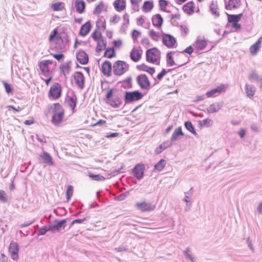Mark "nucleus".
<instances>
[{"label":"nucleus","mask_w":262,"mask_h":262,"mask_svg":"<svg viewBox=\"0 0 262 262\" xmlns=\"http://www.w3.org/2000/svg\"><path fill=\"white\" fill-rule=\"evenodd\" d=\"M49 40L50 42L53 41L55 44L52 45L51 50L54 49L57 50H61L66 48L67 43L69 42L68 35L66 33L59 35L57 29H54L49 35Z\"/></svg>","instance_id":"obj_1"},{"label":"nucleus","mask_w":262,"mask_h":262,"mask_svg":"<svg viewBox=\"0 0 262 262\" xmlns=\"http://www.w3.org/2000/svg\"><path fill=\"white\" fill-rule=\"evenodd\" d=\"M51 106L52 108V117L51 119V122L54 125H58L63 120L64 110L61 105L57 102L55 103Z\"/></svg>","instance_id":"obj_2"},{"label":"nucleus","mask_w":262,"mask_h":262,"mask_svg":"<svg viewBox=\"0 0 262 262\" xmlns=\"http://www.w3.org/2000/svg\"><path fill=\"white\" fill-rule=\"evenodd\" d=\"M161 52L157 48L148 49L146 51V60L148 62L160 64Z\"/></svg>","instance_id":"obj_3"},{"label":"nucleus","mask_w":262,"mask_h":262,"mask_svg":"<svg viewBox=\"0 0 262 262\" xmlns=\"http://www.w3.org/2000/svg\"><path fill=\"white\" fill-rule=\"evenodd\" d=\"M144 94L139 90L133 91H125L124 94V100L125 104L132 103L135 101H139L142 99Z\"/></svg>","instance_id":"obj_4"},{"label":"nucleus","mask_w":262,"mask_h":262,"mask_svg":"<svg viewBox=\"0 0 262 262\" xmlns=\"http://www.w3.org/2000/svg\"><path fill=\"white\" fill-rule=\"evenodd\" d=\"M129 64L125 61L117 60L115 62L113 66V72L116 76H121L129 70Z\"/></svg>","instance_id":"obj_5"},{"label":"nucleus","mask_w":262,"mask_h":262,"mask_svg":"<svg viewBox=\"0 0 262 262\" xmlns=\"http://www.w3.org/2000/svg\"><path fill=\"white\" fill-rule=\"evenodd\" d=\"M136 81L141 90L148 91L150 89V82L146 74H141L139 75L136 77Z\"/></svg>","instance_id":"obj_6"},{"label":"nucleus","mask_w":262,"mask_h":262,"mask_svg":"<svg viewBox=\"0 0 262 262\" xmlns=\"http://www.w3.org/2000/svg\"><path fill=\"white\" fill-rule=\"evenodd\" d=\"M145 167L143 163H138L131 169L130 174L134 175L137 180L140 181L142 179L144 176Z\"/></svg>","instance_id":"obj_7"},{"label":"nucleus","mask_w":262,"mask_h":262,"mask_svg":"<svg viewBox=\"0 0 262 262\" xmlns=\"http://www.w3.org/2000/svg\"><path fill=\"white\" fill-rule=\"evenodd\" d=\"M62 90L60 84L58 83H55L50 88L48 96L49 97L52 98L54 100L58 99L61 95Z\"/></svg>","instance_id":"obj_8"},{"label":"nucleus","mask_w":262,"mask_h":262,"mask_svg":"<svg viewBox=\"0 0 262 262\" xmlns=\"http://www.w3.org/2000/svg\"><path fill=\"white\" fill-rule=\"evenodd\" d=\"M67 219L59 220H55L52 224L49 225L50 231L55 232L59 231L61 229H64L66 226Z\"/></svg>","instance_id":"obj_9"},{"label":"nucleus","mask_w":262,"mask_h":262,"mask_svg":"<svg viewBox=\"0 0 262 262\" xmlns=\"http://www.w3.org/2000/svg\"><path fill=\"white\" fill-rule=\"evenodd\" d=\"M39 162L41 164H45L47 166H53L54 165V162L51 155L46 151H43L39 156Z\"/></svg>","instance_id":"obj_10"},{"label":"nucleus","mask_w":262,"mask_h":262,"mask_svg":"<svg viewBox=\"0 0 262 262\" xmlns=\"http://www.w3.org/2000/svg\"><path fill=\"white\" fill-rule=\"evenodd\" d=\"M162 43L168 48L174 47L177 43V40L172 35L163 33Z\"/></svg>","instance_id":"obj_11"},{"label":"nucleus","mask_w":262,"mask_h":262,"mask_svg":"<svg viewBox=\"0 0 262 262\" xmlns=\"http://www.w3.org/2000/svg\"><path fill=\"white\" fill-rule=\"evenodd\" d=\"M77 86L80 89H83L84 86L85 77L81 72L76 71L73 75Z\"/></svg>","instance_id":"obj_12"},{"label":"nucleus","mask_w":262,"mask_h":262,"mask_svg":"<svg viewBox=\"0 0 262 262\" xmlns=\"http://www.w3.org/2000/svg\"><path fill=\"white\" fill-rule=\"evenodd\" d=\"M9 251L12 259L16 260L18 259L19 246L17 243L11 241L9 246Z\"/></svg>","instance_id":"obj_13"},{"label":"nucleus","mask_w":262,"mask_h":262,"mask_svg":"<svg viewBox=\"0 0 262 262\" xmlns=\"http://www.w3.org/2000/svg\"><path fill=\"white\" fill-rule=\"evenodd\" d=\"M76 57L77 60L82 65H85L89 63V55L84 51L78 50L76 52Z\"/></svg>","instance_id":"obj_14"},{"label":"nucleus","mask_w":262,"mask_h":262,"mask_svg":"<svg viewBox=\"0 0 262 262\" xmlns=\"http://www.w3.org/2000/svg\"><path fill=\"white\" fill-rule=\"evenodd\" d=\"M113 66L109 60H105L101 65V71L104 76L109 77L112 75Z\"/></svg>","instance_id":"obj_15"},{"label":"nucleus","mask_w":262,"mask_h":262,"mask_svg":"<svg viewBox=\"0 0 262 262\" xmlns=\"http://www.w3.org/2000/svg\"><path fill=\"white\" fill-rule=\"evenodd\" d=\"M139 49L134 47L130 52V58L132 61L137 62L141 58L142 50L140 47Z\"/></svg>","instance_id":"obj_16"},{"label":"nucleus","mask_w":262,"mask_h":262,"mask_svg":"<svg viewBox=\"0 0 262 262\" xmlns=\"http://www.w3.org/2000/svg\"><path fill=\"white\" fill-rule=\"evenodd\" d=\"M226 91V86L224 84H221L216 88L211 89L210 91L207 92L206 95L207 97H213L216 96V94H220L222 92Z\"/></svg>","instance_id":"obj_17"},{"label":"nucleus","mask_w":262,"mask_h":262,"mask_svg":"<svg viewBox=\"0 0 262 262\" xmlns=\"http://www.w3.org/2000/svg\"><path fill=\"white\" fill-rule=\"evenodd\" d=\"M136 206L138 209L142 212L152 211L156 208L155 205H151L150 203H148L145 202L137 203Z\"/></svg>","instance_id":"obj_18"},{"label":"nucleus","mask_w":262,"mask_h":262,"mask_svg":"<svg viewBox=\"0 0 262 262\" xmlns=\"http://www.w3.org/2000/svg\"><path fill=\"white\" fill-rule=\"evenodd\" d=\"M175 54L176 65L178 66L177 68L181 67L188 62V60H186L187 56L184 55L182 52H176Z\"/></svg>","instance_id":"obj_19"},{"label":"nucleus","mask_w":262,"mask_h":262,"mask_svg":"<svg viewBox=\"0 0 262 262\" xmlns=\"http://www.w3.org/2000/svg\"><path fill=\"white\" fill-rule=\"evenodd\" d=\"M225 8L226 10H232L238 8L241 6V0H224Z\"/></svg>","instance_id":"obj_20"},{"label":"nucleus","mask_w":262,"mask_h":262,"mask_svg":"<svg viewBox=\"0 0 262 262\" xmlns=\"http://www.w3.org/2000/svg\"><path fill=\"white\" fill-rule=\"evenodd\" d=\"M52 62L50 60H46L41 61L39 63V69L42 74L46 76L49 73V65L52 64Z\"/></svg>","instance_id":"obj_21"},{"label":"nucleus","mask_w":262,"mask_h":262,"mask_svg":"<svg viewBox=\"0 0 262 262\" xmlns=\"http://www.w3.org/2000/svg\"><path fill=\"white\" fill-rule=\"evenodd\" d=\"M207 45V43L206 40L197 38L193 44V46H194V48L196 49L195 53L199 54L200 51L204 49Z\"/></svg>","instance_id":"obj_22"},{"label":"nucleus","mask_w":262,"mask_h":262,"mask_svg":"<svg viewBox=\"0 0 262 262\" xmlns=\"http://www.w3.org/2000/svg\"><path fill=\"white\" fill-rule=\"evenodd\" d=\"M92 25L90 20L82 25L80 29L79 34L81 36H85L91 31Z\"/></svg>","instance_id":"obj_23"},{"label":"nucleus","mask_w":262,"mask_h":262,"mask_svg":"<svg viewBox=\"0 0 262 262\" xmlns=\"http://www.w3.org/2000/svg\"><path fill=\"white\" fill-rule=\"evenodd\" d=\"M152 25L157 28L161 29L163 23V19L160 14H156L152 16L151 18Z\"/></svg>","instance_id":"obj_24"},{"label":"nucleus","mask_w":262,"mask_h":262,"mask_svg":"<svg viewBox=\"0 0 262 262\" xmlns=\"http://www.w3.org/2000/svg\"><path fill=\"white\" fill-rule=\"evenodd\" d=\"M195 5L193 1H190L182 7L183 11L188 15H192L194 12Z\"/></svg>","instance_id":"obj_25"},{"label":"nucleus","mask_w":262,"mask_h":262,"mask_svg":"<svg viewBox=\"0 0 262 262\" xmlns=\"http://www.w3.org/2000/svg\"><path fill=\"white\" fill-rule=\"evenodd\" d=\"M172 145L171 142L167 140L161 143L158 147H156L155 152L156 155L160 154L163 150L170 147Z\"/></svg>","instance_id":"obj_26"},{"label":"nucleus","mask_w":262,"mask_h":262,"mask_svg":"<svg viewBox=\"0 0 262 262\" xmlns=\"http://www.w3.org/2000/svg\"><path fill=\"white\" fill-rule=\"evenodd\" d=\"M74 5L77 13L82 14L85 11V3L83 0H76Z\"/></svg>","instance_id":"obj_27"},{"label":"nucleus","mask_w":262,"mask_h":262,"mask_svg":"<svg viewBox=\"0 0 262 262\" xmlns=\"http://www.w3.org/2000/svg\"><path fill=\"white\" fill-rule=\"evenodd\" d=\"M227 15L228 21L229 23H238L243 16V13H241L238 14H229L226 12Z\"/></svg>","instance_id":"obj_28"},{"label":"nucleus","mask_w":262,"mask_h":262,"mask_svg":"<svg viewBox=\"0 0 262 262\" xmlns=\"http://www.w3.org/2000/svg\"><path fill=\"white\" fill-rule=\"evenodd\" d=\"M113 6L116 11L121 12L125 9V0H115L113 3Z\"/></svg>","instance_id":"obj_29"},{"label":"nucleus","mask_w":262,"mask_h":262,"mask_svg":"<svg viewBox=\"0 0 262 262\" xmlns=\"http://www.w3.org/2000/svg\"><path fill=\"white\" fill-rule=\"evenodd\" d=\"M71 61H68L64 64H60L59 66L61 74L65 77L70 73L71 71Z\"/></svg>","instance_id":"obj_30"},{"label":"nucleus","mask_w":262,"mask_h":262,"mask_svg":"<svg viewBox=\"0 0 262 262\" xmlns=\"http://www.w3.org/2000/svg\"><path fill=\"white\" fill-rule=\"evenodd\" d=\"M222 102H215L209 105L207 108V112L208 113H214L217 112L222 107Z\"/></svg>","instance_id":"obj_31"},{"label":"nucleus","mask_w":262,"mask_h":262,"mask_svg":"<svg viewBox=\"0 0 262 262\" xmlns=\"http://www.w3.org/2000/svg\"><path fill=\"white\" fill-rule=\"evenodd\" d=\"M184 135L182 127L179 126L174 130L169 141L172 143V142L178 140L180 136Z\"/></svg>","instance_id":"obj_32"},{"label":"nucleus","mask_w":262,"mask_h":262,"mask_svg":"<svg viewBox=\"0 0 262 262\" xmlns=\"http://www.w3.org/2000/svg\"><path fill=\"white\" fill-rule=\"evenodd\" d=\"M137 69L141 71H144L152 75L155 72V69L153 67H149L145 63H142L137 66Z\"/></svg>","instance_id":"obj_33"},{"label":"nucleus","mask_w":262,"mask_h":262,"mask_svg":"<svg viewBox=\"0 0 262 262\" xmlns=\"http://www.w3.org/2000/svg\"><path fill=\"white\" fill-rule=\"evenodd\" d=\"M262 42V37H260L257 41L253 43L250 48V51L252 55H255L257 53L261 47Z\"/></svg>","instance_id":"obj_34"},{"label":"nucleus","mask_w":262,"mask_h":262,"mask_svg":"<svg viewBox=\"0 0 262 262\" xmlns=\"http://www.w3.org/2000/svg\"><path fill=\"white\" fill-rule=\"evenodd\" d=\"M118 83H122L121 88L124 89H129L133 88L132 78L130 76L127 77L125 79L120 81Z\"/></svg>","instance_id":"obj_35"},{"label":"nucleus","mask_w":262,"mask_h":262,"mask_svg":"<svg viewBox=\"0 0 262 262\" xmlns=\"http://www.w3.org/2000/svg\"><path fill=\"white\" fill-rule=\"evenodd\" d=\"M255 92L256 88L254 85L248 83L245 84V92L248 97L252 98L254 95Z\"/></svg>","instance_id":"obj_36"},{"label":"nucleus","mask_w":262,"mask_h":262,"mask_svg":"<svg viewBox=\"0 0 262 262\" xmlns=\"http://www.w3.org/2000/svg\"><path fill=\"white\" fill-rule=\"evenodd\" d=\"M176 53V51H168L166 53V64L168 67H172L176 65V62H174L173 57H172V54Z\"/></svg>","instance_id":"obj_37"},{"label":"nucleus","mask_w":262,"mask_h":262,"mask_svg":"<svg viewBox=\"0 0 262 262\" xmlns=\"http://www.w3.org/2000/svg\"><path fill=\"white\" fill-rule=\"evenodd\" d=\"M106 103L113 108H118L122 103V101L119 97H116L112 99L109 101H106Z\"/></svg>","instance_id":"obj_38"},{"label":"nucleus","mask_w":262,"mask_h":262,"mask_svg":"<svg viewBox=\"0 0 262 262\" xmlns=\"http://www.w3.org/2000/svg\"><path fill=\"white\" fill-rule=\"evenodd\" d=\"M116 55L115 50L114 47H112L106 49L103 57L111 59L115 57Z\"/></svg>","instance_id":"obj_39"},{"label":"nucleus","mask_w":262,"mask_h":262,"mask_svg":"<svg viewBox=\"0 0 262 262\" xmlns=\"http://www.w3.org/2000/svg\"><path fill=\"white\" fill-rule=\"evenodd\" d=\"M154 2L152 1H146L144 2L142 10L144 12H150L154 8Z\"/></svg>","instance_id":"obj_40"},{"label":"nucleus","mask_w":262,"mask_h":262,"mask_svg":"<svg viewBox=\"0 0 262 262\" xmlns=\"http://www.w3.org/2000/svg\"><path fill=\"white\" fill-rule=\"evenodd\" d=\"M184 126L187 130H188L195 136H198V134L195 130V129L191 121H185L184 123Z\"/></svg>","instance_id":"obj_41"},{"label":"nucleus","mask_w":262,"mask_h":262,"mask_svg":"<svg viewBox=\"0 0 262 262\" xmlns=\"http://www.w3.org/2000/svg\"><path fill=\"white\" fill-rule=\"evenodd\" d=\"M166 165V161L164 159H161L154 166V171H161L163 170Z\"/></svg>","instance_id":"obj_42"},{"label":"nucleus","mask_w":262,"mask_h":262,"mask_svg":"<svg viewBox=\"0 0 262 262\" xmlns=\"http://www.w3.org/2000/svg\"><path fill=\"white\" fill-rule=\"evenodd\" d=\"M68 104L70 107L71 108L73 112H75V107L77 105V97L75 95V97H68Z\"/></svg>","instance_id":"obj_43"},{"label":"nucleus","mask_w":262,"mask_h":262,"mask_svg":"<svg viewBox=\"0 0 262 262\" xmlns=\"http://www.w3.org/2000/svg\"><path fill=\"white\" fill-rule=\"evenodd\" d=\"M65 4L63 2H57L51 6L52 9L54 11H61L64 7Z\"/></svg>","instance_id":"obj_44"},{"label":"nucleus","mask_w":262,"mask_h":262,"mask_svg":"<svg viewBox=\"0 0 262 262\" xmlns=\"http://www.w3.org/2000/svg\"><path fill=\"white\" fill-rule=\"evenodd\" d=\"M209 9L212 15L216 17H219L220 13L217 10V6L214 4L213 1H212L211 4H210Z\"/></svg>","instance_id":"obj_45"},{"label":"nucleus","mask_w":262,"mask_h":262,"mask_svg":"<svg viewBox=\"0 0 262 262\" xmlns=\"http://www.w3.org/2000/svg\"><path fill=\"white\" fill-rule=\"evenodd\" d=\"M190 249L189 247L186 248L183 251V254L185 258L190 260L191 262H196V259L191 254H190Z\"/></svg>","instance_id":"obj_46"},{"label":"nucleus","mask_w":262,"mask_h":262,"mask_svg":"<svg viewBox=\"0 0 262 262\" xmlns=\"http://www.w3.org/2000/svg\"><path fill=\"white\" fill-rule=\"evenodd\" d=\"M159 4L160 10L161 11L166 12L167 13H170V11L167 10L166 9V7L168 5V1H167L166 0H159Z\"/></svg>","instance_id":"obj_47"},{"label":"nucleus","mask_w":262,"mask_h":262,"mask_svg":"<svg viewBox=\"0 0 262 262\" xmlns=\"http://www.w3.org/2000/svg\"><path fill=\"white\" fill-rule=\"evenodd\" d=\"M148 35L149 37L155 41H158L160 37V34L159 32H156L153 29L150 30Z\"/></svg>","instance_id":"obj_48"},{"label":"nucleus","mask_w":262,"mask_h":262,"mask_svg":"<svg viewBox=\"0 0 262 262\" xmlns=\"http://www.w3.org/2000/svg\"><path fill=\"white\" fill-rule=\"evenodd\" d=\"M89 176L93 180L102 181L105 180V178L103 176L99 174L90 173Z\"/></svg>","instance_id":"obj_49"},{"label":"nucleus","mask_w":262,"mask_h":262,"mask_svg":"<svg viewBox=\"0 0 262 262\" xmlns=\"http://www.w3.org/2000/svg\"><path fill=\"white\" fill-rule=\"evenodd\" d=\"M91 37L95 41H97L102 38L103 36L101 32H98L96 30L92 33Z\"/></svg>","instance_id":"obj_50"},{"label":"nucleus","mask_w":262,"mask_h":262,"mask_svg":"<svg viewBox=\"0 0 262 262\" xmlns=\"http://www.w3.org/2000/svg\"><path fill=\"white\" fill-rule=\"evenodd\" d=\"M104 6V4L103 2L101 1L98 5H97L93 12L94 14H100Z\"/></svg>","instance_id":"obj_51"},{"label":"nucleus","mask_w":262,"mask_h":262,"mask_svg":"<svg viewBox=\"0 0 262 262\" xmlns=\"http://www.w3.org/2000/svg\"><path fill=\"white\" fill-rule=\"evenodd\" d=\"M0 202L3 203L8 202V197L5 191L3 190H0Z\"/></svg>","instance_id":"obj_52"},{"label":"nucleus","mask_w":262,"mask_h":262,"mask_svg":"<svg viewBox=\"0 0 262 262\" xmlns=\"http://www.w3.org/2000/svg\"><path fill=\"white\" fill-rule=\"evenodd\" d=\"M259 76L255 70L253 71L248 76V79L251 82H254L258 79Z\"/></svg>","instance_id":"obj_53"},{"label":"nucleus","mask_w":262,"mask_h":262,"mask_svg":"<svg viewBox=\"0 0 262 262\" xmlns=\"http://www.w3.org/2000/svg\"><path fill=\"white\" fill-rule=\"evenodd\" d=\"M199 124L201 126L210 127L212 125V122L211 119L207 118L203 120V121H200Z\"/></svg>","instance_id":"obj_54"},{"label":"nucleus","mask_w":262,"mask_h":262,"mask_svg":"<svg viewBox=\"0 0 262 262\" xmlns=\"http://www.w3.org/2000/svg\"><path fill=\"white\" fill-rule=\"evenodd\" d=\"M176 68H173L172 69V70H174ZM172 70V69H168V70H166L165 69H162V71H161L160 73H159L157 76V78L159 80H161L162 79V78H163V77L168 72H170Z\"/></svg>","instance_id":"obj_55"},{"label":"nucleus","mask_w":262,"mask_h":262,"mask_svg":"<svg viewBox=\"0 0 262 262\" xmlns=\"http://www.w3.org/2000/svg\"><path fill=\"white\" fill-rule=\"evenodd\" d=\"M3 83L5 87L6 92L8 94H9L10 93H12L13 89L12 86V85L7 83L5 81H3Z\"/></svg>","instance_id":"obj_56"},{"label":"nucleus","mask_w":262,"mask_h":262,"mask_svg":"<svg viewBox=\"0 0 262 262\" xmlns=\"http://www.w3.org/2000/svg\"><path fill=\"white\" fill-rule=\"evenodd\" d=\"M73 191V187L71 185H69L66 191V198L69 201L72 197Z\"/></svg>","instance_id":"obj_57"},{"label":"nucleus","mask_w":262,"mask_h":262,"mask_svg":"<svg viewBox=\"0 0 262 262\" xmlns=\"http://www.w3.org/2000/svg\"><path fill=\"white\" fill-rule=\"evenodd\" d=\"M47 231H50L49 226L48 227L44 226L39 230L37 234L38 236L43 235H45Z\"/></svg>","instance_id":"obj_58"},{"label":"nucleus","mask_w":262,"mask_h":262,"mask_svg":"<svg viewBox=\"0 0 262 262\" xmlns=\"http://www.w3.org/2000/svg\"><path fill=\"white\" fill-rule=\"evenodd\" d=\"M141 35V32L137 30H133L132 33V37L134 42H135L138 37Z\"/></svg>","instance_id":"obj_59"},{"label":"nucleus","mask_w":262,"mask_h":262,"mask_svg":"<svg viewBox=\"0 0 262 262\" xmlns=\"http://www.w3.org/2000/svg\"><path fill=\"white\" fill-rule=\"evenodd\" d=\"M179 27L180 28V30H181L182 35L183 36H186L188 34V31H189V30L187 28V26L185 25H180Z\"/></svg>","instance_id":"obj_60"},{"label":"nucleus","mask_w":262,"mask_h":262,"mask_svg":"<svg viewBox=\"0 0 262 262\" xmlns=\"http://www.w3.org/2000/svg\"><path fill=\"white\" fill-rule=\"evenodd\" d=\"M113 92H114V89H110L108 90L107 92L106 93L105 95V99L106 101H109L110 100H111L112 98V97L113 96Z\"/></svg>","instance_id":"obj_61"},{"label":"nucleus","mask_w":262,"mask_h":262,"mask_svg":"<svg viewBox=\"0 0 262 262\" xmlns=\"http://www.w3.org/2000/svg\"><path fill=\"white\" fill-rule=\"evenodd\" d=\"M36 137L37 140L40 143H46L47 140L46 139V137L43 135H36Z\"/></svg>","instance_id":"obj_62"},{"label":"nucleus","mask_w":262,"mask_h":262,"mask_svg":"<svg viewBox=\"0 0 262 262\" xmlns=\"http://www.w3.org/2000/svg\"><path fill=\"white\" fill-rule=\"evenodd\" d=\"M54 58H55L58 61H60L61 60H63L64 58V54L62 53L59 54H52Z\"/></svg>","instance_id":"obj_63"},{"label":"nucleus","mask_w":262,"mask_h":262,"mask_svg":"<svg viewBox=\"0 0 262 262\" xmlns=\"http://www.w3.org/2000/svg\"><path fill=\"white\" fill-rule=\"evenodd\" d=\"M193 50H194V49H193V47H192V46H189L181 52L183 54L184 53H187V54L190 55L193 52Z\"/></svg>","instance_id":"obj_64"}]
</instances>
